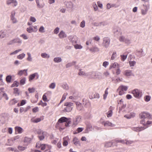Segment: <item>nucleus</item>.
I'll return each instance as SVG.
<instances>
[{
    "instance_id": "nucleus-18",
    "label": "nucleus",
    "mask_w": 152,
    "mask_h": 152,
    "mask_svg": "<svg viewBox=\"0 0 152 152\" xmlns=\"http://www.w3.org/2000/svg\"><path fill=\"white\" fill-rule=\"evenodd\" d=\"M113 110V107L111 106L109 109V111L107 113V117H109L112 116L113 113L112 110Z\"/></svg>"
},
{
    "instance_id": "nucleus-41",
    "label": "nucleus",
    "mask_w": 152,
    "mask_h": 152,
    "mask_svg": "<svg viewBox=\"0 0 152 152\" xmlns=\"http://www.w3.org/2000/svg\"><path fill=\"white\" fill-rule=\"evenodd\" d=\"M27 31L29 33H31L32 32H34V31L33 28L31 26H30L29 28H27Z\"/></svg>"
},
{
    "instance_id": "nucleus-53",
    "label": "nucleus",
    "mask_w": 152,
    "mask_h": 152,
    "mask_svg": "<svg viewBox=\"0 0 152 152\" xmlns=\"http://www.w3.org/2000/svg\"><path fill=\"white\" fill-rule=\"evenodd\" d=\"M56 86L55 84L54 83H52L49 85V88L51 89H54Z\"/></svg>"
},
{
    "instance_id": "nucleus-19",
    "label": "nucleus",
    "mask_w": 152,
    "mask_h": 152,
    "mask_svg": "<svg viewBox=\"0 0 152 152\" xmlns=\"http://www.w3.org/2000/svg\"><path fill=\"white\" fill-rule=\"evenodd\" d=\"M58 36L59 37L61 38H63L66 37V34L63 31H61L59 34Z\"/></svg>"
},
{
    "instance_id": "nucleus-37",
    "label": "nucleus",
    "mask_w": 152,
    "mask_h": 152,
    "mask_svg": "<svg viewBox=\"0 0 152 152\" xmlns=\"http://www.w3.org/2000/svg\"><path fill=\"white\" fill-rule=\"evenodd\" d=\"M41 56L43 58H48L49 57V56L45 53H42L41 54Z\"/></svg>"
},
{
    "instance_id": "nucleus-55",
    "label": "nucleus",
    "mask_w": 152,
    "mask_h": 152,
    "mask_svg": "<svg viewBox=\"0 0 152 152\" xmlns=\"http://www.w3.org/2000/svg\"><path fill=\"white\" fill-rule=\"evenodd\" d=\"M36 2L38 7L39 8H42L43 6L42 5H40L39 4V0H36Z\"/></svg>"
},
{
    "instance_id": "nucleus-9",
    "label": "nucleus",
    "mask_w": 152,
    "mask_h": 152,
    "mask_svg": "<svg viewBox=\"0 0 152 152\" xmlns=\"http://www.w3.org/2000/svg\"><path fill=\"white\" fill-rule=\"evenodd\" d=\"M110 40L109 39L108 37H104L103 39V45L105 48L107 47L110 44Z\"/></svg>"
},
{
    "instance_id": "nucleus-26",
    "label": "nucleus",
    "mask_w": 152,
    "mask_h": 152,
    "mask_svg": "<svg viewBox=\"0 0 152 152\" xmlns=\"http://www.w3.org/2000/svg\"><path fill=\"white\" fill-rule=\"evenodd\" d=\"M27 148L26 146L24 145L22 146L21 145H19L18 147V148L20 151H23L25 150Z\"/></svg>"
},
{
    "instance_id": "nucleus-39",
    "label": "nucleus",
    "mask_w": 152,
    "mask_h": 152,
    "mask_svg": "<svg viewBox=\"0 0 152 152\" xmlns=\"http://www.w3.org/2000/svg\"><path fill=\"white\" fill-rule=\"evenodd\" d=\"M151 97L150 96L147 95L144 97V100L147 102L149 101L151 99Z\"/></svg>"
},
{
    "instance_id": "nucleus-25",
    "label": "nucleus",
    "mask_w": 152,
    "mask_h": 152,
    "mask_svg": "<svg viewBox=\"0 0 152 152\" xmlns=\"http://www.w3.org/2000/svg\"><path fill=\"white\" fill-rule=\"evenodd\" d=\"M12 2L14 3L15 5H17L18 4L16 0H7V4L9 5L10 4H12Z\"/></svg>"
},
{
    "instance_id": "nucleus-47",
    "label": "nucleus",
    "mask_w": 152,
    "mask_h": 152,
    "mask_svg": "<svg viewBox=\"0 0 152 152\" xmlns=\"http://www.w3.org/2000/svg\"><path fill=\"white\" fill-rule=\"evenodd\" d=\"M72 109V107H66L65 108V110L67 112H70Z\"/></svg>"
},
{
    "instance_id": "nucleus-64",
    "label": "nucleus",
    "mask_w": 152,
    "mask_h": 152,
    "mask_svg": "<svg viewBox=\"0 0 152 152\" xmlns=\"http://www.w3.org/2000/svg\"><path fill=\"white\" fill-rule=\"evenodd\" d=\"M30 20L33 22H35L36 21V19L34 17H31L30 18Z\"/></svg>"
},
{
    "instance_id": "nucleus-46",
    "label": "nucleus",
    "mask_w": 152,
    "mask_h": 152,
    "mask_svg": "<svg viewBox=\"0 0 152 152\" xmlns=\"http://www.w3.org/2000/svg\"><path fill=\"white\" fill-rule=\"evenodd\" d=\"M78 74L79 75L81 76H88V75H86V74L84 72L81 71H80V72H79Z\"/></svg>"
},
{
    "instance_id": "nucleus-8",
    "label": "nucleus",
    "mask_w": 152,
    "mask_h": 152,
    "mask_svg": "<svg viewBox=\"0 0 152 152\" xmlns=\"http://www.w3.org/2000/svg\"><path fill=\"white\" fill-rule=\"evenodd\" d=\"M81 116H76L73 120V124L75 126L77 125L81 121Z\"/></svg>"
},
{
    "instance_id": "nucleus-13",
    "label": "nucleus",
    "mask_w": 152,
    "mask_h": 152,
    "mask_svg": "<svg viewBox=\"0 0 152 152\" xmlns=\"http://www.w3.org/2000/svg\"><path fill=\"white\" fill-rule=\"evenodd\" d=\"M27 69L20 70L18 72V75L20 76L24 75L25 76L27 75Z\"/></svg>"
},
{
    "instance_id": "nucleus-6",
    "label": "nucleus",
    "mask_w": 152,
    "mask_h": 152,
    "mask_svg": "<svg viewBox=\"0 0 152 152\" xmlns=\"http://www.w3.org/2000/svg\"><path fill=\"white\" fill-rule=\"evenodd\" d=\"M37 133L39 135V138L41 140L44 139V135L46 134V132H43L41 129H38L37 131Z\"/></svg>"
},
{
    "instance_id": "nucleus-56",
    "label": "nucleus",
    "mask_w": 152,
    "mask_h": 152,
    "mask_svg": "<svg viewBox=\"0 0 152 152\" xmlns=\"http://www.w3.org/2000/svg\"><path fill=\"white\" fill-rule=\"evenodd\" d=\"M39 111V108L38 107H36L32 109V111L33 113H36Z\"/></svg>"
},
{
    "instance_id": "nucleus-21",
    "label": "nucleus",
    "mask_w": 152,
    "mask_h": 152,
    "mask_svg": "<svg viewBox=\"0 0 152 152\" xmlns=\"http://www.w3.org/2000/svg\"><path fill=\"white\" fill-rule=\"evenodd\" d=\"M117 68H118V64L117 63L115 62L113 64H112L110 66V69H115Z\"/></svg>"
},
{
    "instance_id": "nucleus-15",
    "label": "nucleus",
    "mask_w": 152,
    "mask_h": 152,
    "mask_svg": "<svg viewBox=\"0 0 152 152\" xmlns=\"http://www.w3.org/2000/svg\"><path fill=\"white\" fill-rule=\"evenodd\" d=\"M69 140V138L68 136H66L63 138V145L64 146H66L68 145V141Z\"/></svg>"
},
{
    "instance_id": "nucleus-7",
    "label": "nucleus",
    "mask_w": 152,
    "mask_h": 152,
    "mask_svg": "<svg viewBox=\"0 0 152 152\" xmlns=\"http://www.w3.org/2000/svg\"><path fill=\"white\" fill-rule=\"evenodd\" d=\"M115 141H116L118 142H121L122 144H126V145H129L132 144L133 142L131 141H127L126 140H124L118 139L117 140Z\"/></svg>"
},
{
    "instance_id": "nucleus-23",
    "label": "nucleus",
    "mask_w": 152,
    "mask_h": 152,
    "mask_svg": "<svg viewBox=\"0 0 152 152\" xmlns=\"http://www.w3.org/2000/svg\"><path fill=\"white\" fill-rule=\"evenodd\" d=\"M21 41L19 39H16L11 41L9 43V44H12L14 43H21Z\"/></svg>"
},
{
    "instance_id": "nucleus-22",
    "label": "nucleus",
    "mask_w": 152,
    "mask_h": 152,
    "mask_svg": "<svg viewBox=\"0 0 152 152\" xmlns=\"http://www.w3.org/2000/svg\"><path fill=\"white\" fill-rule=\"evenodd\" d=\"M15 130L16 132H17L18 133H21L23 132V129L20 127H16L15 128Z\"/></svg>"
},
{
    "instance_id": "nucleus-31",
    "label": "nucleus",
    "mask_w": 152,
    "mask_h": 152,
    "mask_svg": "<svg viewBox=\"0 0 152 152\" xmlns=\"http://www.w3.org/2000/svg\"><path fill=\"white\" fill-rule=\"evenodd\" d=\"M37 104L39 105H41L42 107H44L47 105V103L46 102H43L42 100H41L39 103H38Z\"/></svg>"
},
{
    "instance_id": "nucleus-38",
    "label": "nucleus",
    "mask_w": 152,
    "mask_h": 152,
    "mask_svg": "<svg viewBox=\"0 0 152 152\" xmlns=\"http://www.w3.org/2000/svg\"><path fill=\"white\" fill-rule=\"evenodd\" d=\"M11 79L12 77L11 76H7L6 78V81L8 83H10L11 81Z\"/></svg>"
},
{
    "instance_id": "nucleus-3",
    "label": "nucleus",
    "mask_w": 152,
    "mask_h": 152,
    "mask_svg": "<svg viewBox=\"0 0 152 152\" xmlns=\"http://www.w3.org/2000/svg\"><path fill=\"white\" fill-rule=\"evenodd\" d=\"M36 147L37 148H40L42 150H44L47 149H50L51 148L50 145L46 144H41L40 142L37 143Z\"/></svg>"
},
{
    "instance_id": "nucleus-54",
    "label": "nucleus",
    "mask_w": 152,
    "mask_h": 152,
    "mask_svg": "<svg viewBox=\"0 0 152 152\" xmlns=\"http://www.w3.org/2000/svg\"><path fill=\"white\" fill-rule=\"evenodd\" d=\"M75 63V62H73L71 63H69L66 65V67L68 68L72 66V65H74Z\"/></svg>"
},
{
    "instance_id": "nucleus-59",
    "label": "nucleus",
    "mask_w": 152,
    "mask_h": 152,
    "mask_svg": "<svg viewBox=\"0 0 152 152\" xmlns=\"http://www.w3.org/2000/svg\"><path fill=\"white\" fill-rule=\"evenodd\" d=\"M27 54L28 56V57L27 58V60L29 61H31V54L29 53H27Z\"/></svg>"
},
{
    "instance_id": "nucleus-42",
    "label": "nucleus",
    "mask_w": 152,
    "mask_h": 152,
    "mask_svg": "<svg viewBox=\"0 0 152 152\" xmlns=\"http://www.w3.org/2000/svg\"><path fill=\"white\" fill-rule=\"evenodd\" d=\"M14 93L17 95H19V91L18 88H14Z\"/></svg>"
},
{
    "instance_id": "nucleus-17",
    "label": "nucleus",
    "mask_w": 152,
    "mask_h": 152,
    "mask_svg": "<svg viewBox=\"0 0 152 152\" xmlns=\"http://www.w3.org/2000/svg\"><path fill=\"white\" fill-rule=\"evenodd\" d=\"M135 115V113H131L129 114H126L124 116V117L127 119H130L134 117Z\"/></svg>"
},
{
    "instance_id": "nucleus-62",
    "label": "nucleus",
    "mask_w": 152,
    "mask_h": 152,
    "mask_svg": "<svg viewBox=\"0 0 152 152\" xmlns=\"http://www.w3.org/2000/svg\"><path fill=\"white\" fill-rule=\"evenodd\" d=\"M109 73L107 71L103 73V75H104L105 77H107L109 75Z\"/></svg>"
},
{
    "instance_id": "nucleus-27",
    "label": "nucleus",
    "mask_w": 152,
    "mask_h": 152,
    "mask_svg": "<svg viewBox=\"0 0 152 152\" xmlns=\"http://www.w3.org/2000/svg\"><path fill=\"white\" fill-rule=\"evenodd\" d=\"M49 94L46 93L44 94L42 96V99L44 102H48V100L47 98V96Z\"/></svg>"
},
{
    "instance_id": "nucleus-33",
    "label": "nucleus",
    "mask_w": 152,
    "mask_h": 152,
    "mask_svg": "<svg viewBox=\"0 0 152 152\" xmlns=\"http://www.w3.org/2000/svg\"><path fill=\"white\" fill-rule=\"evenodd\" d=\"M73 143L76 145L79 144V142L78 139L76 137H74L73 138Z\"/></svg>"
},
{
    "instance_id": "nucleus-32",
    "label": "nucleus",
    "mask_w": 152,
    "mask_h": 152,
    "mask_svg": "<svg viewBox=\"0 0 152 152\" xmlns=\"http://www.w3.org/2000/svg\"><path fill=\"white\" fill-rule=\"evenodd\" d=\"M90 50L92 52L98 51L99 50V48L97 47H94L90 49Z\"/></svg>"
},
{
    "instance_id": "nucleus-12",
    "label": "nucleus",
    "mask_w": 152,
    "mask_h": 152,
    "mask_svg": "<svg viewBox=\"0 0 152 152\" xmlns=\"http://www.w3.org/2000/svg\"><path fill=\"white\" fill-rule=\"evenodd\" d=\"M91 74L94 75V76L92 77L93 78L99 79L102 78L101 73L100 72H92L91 73Z\"/></svg>"
},
{
    "instance_id": "nucleus-40",
    "label": "nucleus",
    "mask_w": 152,
    "mask_h": 152,
    "mask_svg": "<svg viewBox=\"0 0 152 152\" xmlns=\"http://www.w3.org/2000/svg\"><path fill=\"white\" fill-rule=\"evenodd\" d=\"M53 60L55 62H59L61 61V59L60 57L55 58Z\"/></svg>"
},
{
    "instance_id": "nucleus-35",
    "label": "nucleus",
    "mask_w": 152,
    "mask_h": 152,
    "mask_svg": "<svg viewBox=\"0 0 152 152\" xmlns=\"http://www.w3.org/2000/svg\"><path fill=\"white\" fill-rule=\"evenodd\" d=\"M73 105V103L71 102H66L64 104V106L69 107H72Z\"/></svg>"
},
{
    "instance_id": "nucleus-60",
    "label": "nucleus",
    "mask_w": 152,
    "mask_h": 152,
    "mask_svg": "<svg viewBox=\"0 0 152 152\" xmlns=\"http://www.w3.org/2000/svg\"><path fill=\"white\" fill-rule=\"evenodd\" d=\"M116 72L115 74L117 75H119L120 74L121 71L120 70L119 68H117L116 69H115Z\"/></svg>"
},
{
    "instance_id": "nucleus-49",
    "label": "nucleus",
    "mask_w": 152,
    "mask_h": 152,
    "mask_svg": "<svg viewBox=\"0 0 152 152\" xmlns=\"http://www.w3.org/2000/svg\"><path fill=\"white\" fill-rule=\"evenodd\" d=\"M26 81V78H23L20 81V83L21 85H23L25 83V82Z\"/></svg>"
},
{
    "instance_id": "nucleus-4",
    "label": "nucleus",
    "mask_w": 152,
    "mask_h": 152,
    "mask_svg": "<svg viewBox=\"0 0 152 152\" xmlns=\"http://www.w3.org/2000/svg\"><path fill=\"white\" fill-rule=\"evenodd\" d=\"M132 93L134 97L138 99L140 98L142 96V92L137 89L132 90Z\"/></svg>"
},
{
    "instance_id": "nucleus-43",
    "label": "nucleus",
    "mask_w": 152,
    "mask_h": 152,
    "mask_svg": "<svg viewBox=\"0 0 152 152\" xmlns=\"http://www.w3.org/2000/svg\"><path fill=\"white\" fill-rule=\"evenodd\" d=\"M74 46L76 49H81L83 48V47L81 45L78 44H76Z\"/></svg>"
},
{
    "instance_id": "nucleus-1",
    "label": "nucleus",
    "mask_w": 152,
    "mask_h": 152,
    "mask_svg": "<svg viewBox=\"0 0 152 152\" xmlns=\"http://www.w3.org/2000/svg\"><path fill=\"white\" fill-rule=\"evenodd\" d=\"M140 118L141 119L140 123L146 127H148L152 124V121H146V119H152V115L148 112H143L139 114Z\"/></svg>"
},
{
    "instance_id": "nucleus-24",
    "label": "nucleus",
    "mask_w": 152,
    "mask_h": 152,
    "mask_svg": "<svg viewBox=\"0 0 152 152\" xmlns=\"http://www.w3.org/2000/svg\"><path fill=\"white\" fill-rule=\"evenodd\" d=\"M104 126H111L112 124L108 121H104L102 123Z\"/></svg>"
},
{
    "instance_id": "nucleus-5",
    "label": "nucleus",
    "mask_w": 152,
    "mask_h": 152,
    "mask_svg": "<svg viewBox=\"0 0 152 152\" xmlns=\"http://www.w3.org/2000/svg\"><path fill=\"white\" fill-rule=\"evenodd\" d=\"M128 87L127 86H120L118 89L119 95H121L124 94V91H126Z\"/></svg>"
},
{
    "instance_id": "nucleus-61",
    "label": "nucleus",
    "mask_w": 152,
    "mask_h": 152,
    "mask_svg": "<svg viewBox=\"0 0 152 152\" xmlns=\"http://www.w3.org/2000/svg\"><path fill=\"white\" fill-rule=\"evenodd\" d=\"M5 34L4 32H2L1 31H0V38H4L5 37Z\"/></svg>"
},
{
    "instance_id": "nucleus-10",
    "label": "nucleus",
    "mask_w": 152,
    "mask_h": 152,
    "mask_svg": "<svg viewBox=\"0 0 152 152\" xmlns=\"http://www.w3.org/2000/svg\"><path fill=\"white\" fill-rule=\"evenodd\" d=\"M44 119V116H41L39 118H32L31 121L32 122L35 123H37L43 120Z\"/></svg>"
},
{
    "instance_id": "nucleus-57",
    "label": "nucleus",
    "mask_w": 152,
    "mask_h": 152,
    "mask_svg": "<svg viewBox=\"0 0 152 152\" xmlns=\"http://www.w3.org/2000/svg\"><path fill=\"white\" fill-rule=\"evenodd\" d=\"M21 49H19L18 50H16L15 51H14V52L11 53L10 54V55H12L13 54H16L18 52L21 51Z\"/></svg>"
},
{
    "instance_id": "nucleus-28",
    "label": "nucleus",
    "mask_w": 152,
    "mask_h": 152,
    "mask_svg": "<svg viewBox=\"0 0 152 152\" xmlns=\"http://www.w3.org/2000/svg\"><path fill=\"white\" fill-rule=\"evenodd\" d=\"M83 104H85L86 106H90V103L88 100H86L85 99H83Z\"/></svg>"
},
{
    "instance_id": "nucleus-14",
    "label": "nucleus",
    "mask_w": 152,
    "mask_h": 152,
    "mask_svg": "<svg viewBox=\"0 0 152 152\" xmlns=\"http://www.w3.org/2000/svg\"><path fill=\"white\" fill-rule=\"evenodd\" d=\"M146 127V126H144L143 127H137L133 128V130L137 132H139L147 128Z\"/></svg>"
},
{
    "instance_id": "nucleus-50",
    "label": "nucleus",
    "mask_w": 152,
    "mask_h": 152,
    "mask_svg": "<svg viewBox=\"0 0 152 152\" xmlns=\"http://www.w3.org/2000/svg\"><path fill=\"white\" fill-rule=\"evenodd\" d=\"M19 85V83L18 82L15 81L11 85V86L12 87H14V86H16L17 87Z\"/></svg>"
},
{
    "instance_id": "nucleus-34",
    "label": "nucleus",
    "mask_w": 152,
    "mask_h": 152,
    "mask_svg": "<svg viewBox=\"0 0 152 152\" xmlns=\"http://www.w3.org/2000/svg\"><path fill=\"white\" fill-rule=\"evenodd\" d=\"M108 88H107L105 90L104 94L103 95V98L104 99H105L107 96L108 94Z\"/></svg>"
},
{
    "instance_id": "nucleus-36",
    "label": "nucleus",
    "mask_w": 152,
    "mask_h": 152,
    "mask_svg": "<svg viewBox=\"0 0 152 152\" xmlns=\"http://www.w3.org/2000/svg\"><path fill=\"white\" fill-rule=\"evenodd\" d=\"M25 54L24 53H22V54H20L17 57L18 58L20 59H22L25 56Z\"/></svg>"
},
{
    "instance_id": "nucleus-30",
    "label": "nucleus",
    "mask_w": 152,
    "mask_h": 152,
    "mask_svg": "<svg viewBox=\"0 0 152 152\" xmlns=\"http://www.w3.org/2000/svg\"><path fill=\"white\" fill-rule=\"evenodd\" d=\"M75 103L77 105V109L79 110H80L82 108L81 104L78 102H76Z\"/></svg>"
},
{
    "instance_id": "nucleus-44",
    "label": "nucleus",
    "mask_w": 152,
    "mask_h": 152,
    "mask_svg": "<svg viewBox=\"0 0 152 152\" xmlns=\"http://www.w3.org/2000/svg\"><path fill=\"white\" fill-rule=\"evenodd\" d=\"M28 90L29 93H32L34 92L35 88H29L28 89Z\"/></svg>"
},
{
    "instance_id": "nucleus-2",
    "label": "nucleus",
    "mask_w": 152,
    "mask_h": 152,
    "mask_svg": "<svg viewBox=\"0 0 152 152\" xmlns=\"http://www.w3.org/2000/svg\"><path fill=\"white\" fill-rule=\"evenodd\" d=\"M71 121L70 118L62 117L60 118L56 125V127L60 131L64 129L65 126H68L71 124Z\"/></svg>"
},
{
    "instance_id": "nucleus-16",
    "label": "nucleus",
    "mask_w": 152,
    "mask_h": 152,
    "mask_svg": "<svg viewBox=\"0 0 152 152\" xmlns=\"http://www.w3.org/2000/svg\"><path fill=\"white\" fill-rule=\"evenodd\" d=\"M117 140V139H116L115 140H113L112 141V142H108L106 143L105 145V146L106 147L108 148V147H111L112 146V145H113V143H118V142H117L116 141H115Z\"/></svg>"
},
{
    "instance_id": "nucleus-51",
    "label": "nucleus",
    "mask_w": 152,
    "mask_h": 152,
    "mask_svg": "<svg viewBox=\"0 0 152 152\" xmlns=\"http://www.w3.org/2000/svg\"><path fill=\"white\" fill-rule=\"evenodd\" d=\"M26 103V100H23L21 101L20 105L18 106H22L24 105Z\"/></svg>"
},
{
    "instance_id": "nucleus-20",
    "label": "nucleus",
    "mask_w": 152,
    "mask_h": 152,
    "mask_svg": "<svg viewBox=\"0 0 152 152\" xmlns=\"http://www.w3.org/2000/svg\"><path fill=\"white\" fill-rule=\"evenodd\" d=\"M119 41L121 42H125L126 43H129V40L126 39H125V38L123 36L120 37L119 39Z\"/></svg>"
},
{
    "instance_id": "nucleus-52",
    "label": "nucleus",
    "mask_w": 152,
    "mask_h": 152,
    "mask_svg": "<svg viewBox=\"0 0 152 152\" xmlns=\"http://www.w3.org/2000/svg\"><path fill=\"white\" fill-rule=\"evenodd\" d=\"M129 64L130 66H134L136 64V62L134 61H130Z\"/></svg>"
},
{
    "instance_id": "nucleus-29",
    "label": "nucleus",
    "mask_w": 152,
    "mask_h": 152,
    "mask_svg": "<svg viewBox=\"0 0 152 152\" xmlns=\"http://www.w3.org/2000/svg\"><path fill=\"white\" fill-rule=\"evenodd\" d=\"M37 73H35L30 75L29 77V80L30 81L32 80L35 77Z\"/></svg>"
},
{
    "instance_id": "nucleus-58",
    "label": "nucleus",
    "mask_w": 152,
    "mask_h": 152,
    "mask_svg": "<svg viewBox=\"0 0 152 152\" xmlns=\"http://www.w3.org/2000/svg\"><path fill=\"white\" fill-rule=\"evenodd\" d=\"M85 22L84 20H83L80 23V26L82 28H83L85 26Z\"/></svg>"
},
{
    "instance_id": "nucleus-63",
    "label": "nucleus",
    "mask_w": 152,
    "mask_h": 152,
    "mask_svg": "<svg viewBox=\"0 0 152 152\" xmlns=\"http://www.w3.org/2000/svg\"><path fill=\"white\" fill-rule=\"evenodd\" d=\"M44 27L42 26H41L39 29V31L42 33H43L44 32Z\"/></svg>"
},
{
    "instance_id": "nucleus-11",
    "label": "nucleus",
    "mask_w": 152,
    "mask_h": 152,
    "mask_svg": "<svg viewBox=\"0 0 152 152\" xmlns=\"http://www.w3.org/2000/svg\"><path fill=\"white\" fill-rule=\"evenodd\" d=\"M124 74L126 77L134 76V74L132 73V71L130 70H125L124 72Z\"/></svg>"
},
{
    "instance_id": "nucleus-45",
    "label": "nucleus",
    "mask_w": 152,
    "mask_h": 152,
    "mask_svg": "<svg viewBox=\"0 0 152 152\" xmlns=\"http://www.w3.org/2000/svg\"><path fill=\"white\" fill-rule=\"evenodd\" d=\"M145 7L146 8H145V10L142 9L141 10V13L142 15H144L146 14L147 13L148 10L146 6H145Z\"/></svg>"
},
{
    "instance_id": "nucleus-48",
    "label": "nucleus",
    "mask_w": 152,
    "mask_h": 152,
    "mask_svg": "<svg viewBox=\"0 0 152 152\" xmlns=\"http://www.w3.org/2000/svg\"><path fill=\"white\" fill-rule=\"evenodd\" d=\"M127 55H122L121 56V60L124 61L127 58Z\"/></svg>"
}]
</instances>
